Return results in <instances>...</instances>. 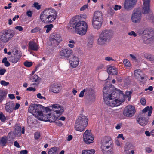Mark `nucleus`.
<instances>
[{
  "instance_id": "38",
  "label": "nucleus",
  "mask_w": 154,
  "mask_h": 154,
  "mask_svg": "<svg viewBox=\"0 0 154 154\" xmlns=\"http://www.w3.org/2000/svg\"><path fill=\"white\" fill-rule=\"evenodd\" d=\"M75 43V41L72 40H70L69 42L68 46L71 48H73L75 47L74 45Z\"/></svg>"
},
{
  "instance_id": "23",
  "label": "nucleus",
  "mask_w": 154,
  "mask_h": 154,
  "mask_svg": "<svg viewBox=\"0 0 154 154\" xmlns=\"http://www.w3.org/2000/svg\"><path fill=\"white\" fill-rule=\"evenodd\" d=\"M14 106V104L13 102H9L6 103L5 108L7 112L11 113L13 112Z\"/></svg>"
},
{
  "instance_id": "4",
  "label": "nucleus",
  "mask_w": 154,
  "mask_h": 154,
  "mask_svg": "<svg viewBox=\"0 0 154 154\" xmlns=\"http://www.w3.org/2000/svg\"><path fill=\"white\" fill-rule=\"evenodd\" d=\"M112 36V33L110 30L105 29L101 30L97 40V44L101 46L105 45L110 41Z\"/></svg>"
},
{
  "instance_id": "60",
  "label": "nucleus",
  "mask_w": 154,
  "mask_h": 154,
  "mask_svg": "<svg viewBox=\"0 0 154 154\" xmlns=\"http://www.w3.org/2000/svg\"><path fill=\"white\" fill-rule=\"evenodd\" d=\"M20 106V104L19 103H17L16 104L15 107H13L14 110H16L18 109Z\"/></svg>"
},
{
  "instance_id": "48",
  "label": "nucleus",
  "mask_w": 154,
  "mask_h": 154,
  "mask_svg": "<svg viewBox=\"0 0 154 154\" xmlns=\"http://www.w3.org/2000/svg\"><path fill=\"white\" fill-rule=\"evenodd\" d=\"M0 83L2 85L4 86H7L9 84L8 82H7L4 80L1 81Z\"/></svg>"
},
{
  "instance_id": "7",
  "label": "nucleus",
  "mask_w": 154,
  "mask_h": 154,
  "mask_svg": "<svg viewBox=\"0 0 154 154\" xmlns=\"http://www.w3.org/2000/svg\"><path fill=\"white\" fill-rule=\"evenodd\" d=\"M103 19L102 12L99 11H95L92 21L93 27L95 29H100L102 26Z\"/></svg>"
},
{
  "instance_id": "61",
  "label": "nucleus",
  "mask_w": 154,
  "mask_h": 154,
  "mask_svg": "<svg viewBox=\"0 0 154 154\" xmlns=\"http://www.w3.org/2000/svg\"><path fill=\"white\" fill-rule=\"evenodd\" d=\"M145 133L146 136H150L151 135H152V133L151 131L149 132V131H145Z\"/></svg>"
},
{
  "instance_id": "11",
  "label": "nucleus",
  "mask_w": 154,
  "mask_h": 154,
  "mask_svg": "<svg viewBox=\"0 0 154 154\" xmlns=\"http://www.w3.org/2000/svg\"><path fill=\"white\" fill-rule=\"evenodd\" d=\"M83 140L86 144H90L93 142L94 138L91 131L87 130L83 134Z\"/></svg>"
},
{
  "instance_id": "21",
  "label": "nucleus",
  "mask_w": 154,
  "mask_h": 154,
  "mask_svg": "<svg viewBox=\"0 0 154 154\" xmlns=\"http://www.w3.org/2000/svg\"><path fill=\"white\" fill-rule=\"evenodd\" d=\"M137 122L141 126H144L147 124L148 120L145 117H140L137 118Z\"/></svg>"
},
{
  "instance_id": "26",
  "label": "nucleus",
  "mask_w": 154,
  "mask_h": 154,
  "mask_svg": "<svg viewBox=\"0 0 154 154\" xmlns=\"http://www.w3.org/2000/svg\"><path fill=\"white\" fill-rule=\"evenodd\" d=\"M86 127L82 124L75 122V128L76 131L82 132L85 129Z\"/></svg>"
},
{
  "instance_id": "6",
  "label": "nucleus",
  "mask_w": 154,
  "mask_h": 154,
  "mask_svg": "<svg viewBox=\"0 0 154 154\" xmlns=\"http://www.w3.org/2000/svg\"><path fill=\"white\" fill-rule=\"evenodd\" d=\"M72 26L77 34L81 35L85 34L88 27L86 23L83 21H74Z\"/></svg>"
},
{
  "instance_id": "54",
  "label": "nucleus",
  "mask_w": 154,
  "mask_h": 154,
  "mask_svg": "<svg viewBox=\"0 0 154 154\" xmlns=\"http://www.w3.org/2000/svg\"><path fill=\"white\" fill-rule=\"evenodd\" d=\"M44 110H45L46 114H48V113H50V112L51 111V110L50 109L49 107H45V109L44 108Z\"/></svg>"
},
{
  "instance_id": "15",
  "label": "nucleus",
  "mask_w": 154,
  "mask_h": 154,
  "mask_svg": "<svg viewBox=\"0 0 154 154\" xmlns=\"http://www.w3.org/2000/svg\"><path fill=\"white\" fill-rule=\"evenodd\" d=\"M61 89V87L60 85L57 83H54L50 86L49 90L50 91L52 92L57 94L60 92Z\"/></svg>"
},
{
  "instance_id": "52",
  "label": "nucleus",
  "mask_w": 154,
  "mask_h": 154,
  "mask_svg": "<svg viewBox=\"0 0 154 154\" xmlns=\"http://www.w3.org/2000/svg\"><path fill=\"white\" fill-rule=\"evenodd\" d=\"M86 90L85 89H84L79 94V97H82L84 96V93L85 92Z\"/></svg>"
},
{
  "instance_id": "12",
  "label": "nucleus",
  "mask_w": 154,
  "mask_h": 154,
  "mask_svg": "<svg viewBox=\"0 0 154 154\" xmlns=\"http://www.w3.org/2000/svg\"><path fill=\"white\" fill-rule=\"evenodd\" d=\"M52 108L53 111L56 112L57 115H61L64 112V109L63 106L59 104H55L52 105L50 106Z\"/></svg>"
},
{
  "instance_id": "62",
  "label": "nucleus",
  "mask_w": 154,
  "mask_h": 154,
  "mask_svg": "<svg viewBox=\"0 0 154 154\" xmlns=\"http://www.w3.org/2000/svg\"><path fill=\"white\" fill-rule=\"evenodd\" d=\"M27 91H35L36 90V89L35 88H34L33 87H29L27 89Z\"/></svg>"
},
{
  "instance_id": "14",
  "label": "nucleus",
  "mask_w": 154,
  "mask_h": 154,
  "mask_svg": "<svg viewBox=\"0 0 154 154\" xmlns=\"http://www.w3.org/2000/svg\"><path fill=\"white\" fill-rule=\"evenodd\" d=\"M72 51L69 48H66L61 50L60 52V55L63 57L68 58L72 55Z\"/></svg>"
},
{
  "instance_id": "13",
  "label": "nucleus",
  "mask_w": 154,
  "mask_h": 154,
  "mask_svg": "<svg viewBox=\"0 0 154 154\" xmlns=\"http://www.w3.org/2000/svg\"><path fill=\"white\" fill-rule=\"evenodd\" d=\"M137 0H125L124 7L126 9H129L133 8L136 4Z\"/></svg>"
},
{
  "instance_id": "50",
  "label": "nucleus",
  "mask_w": 154,
  "mask_h": 154,
  "mask_svg": "<svg viewBox=\"0 0 154 154\" xmlns=\"http://www.w3.org/2000/svg\"><path fill=\"white\" fill-rule=\"evenodd\" d=\"M128 34L130 36H133L134 37H136L137 36L136 34L134 31H132L130 32H129Z\"/></svg>"
},
{
  "instance_id": "17",
  "label": "nucleus",
  "mask_w": 154,
  "mask_h": 154,
  "mask_svg": "<svg viewBox=\"0 0 154 154\" xmlns=\"http://www.w3.org/2000/svg\"><path fill=\"white\" fill-rule=\"evenodd\" d=\"M39 48L38 44L34 40L30 41L28 43L29 50L36 51Z\"/></svg>"
},
{
  "instance_id": "31",
  "label": "nucleus",
  "mask_w": 154,
  "mask_h": 154,
  "mask_svg": "<svg viewBox=\"0 0 154 154\" xmlns=\"http://www.w3.org/2000/svg\"><path fill=\"white\" fill-rule=\"evenodd\" d=\"M152 110V106H147L145 107L144 109L142 110L143 113H146L148 112V116H151Z\"/></svg>"
},
{
  "instance_id": "36",
  "label": "nucleus",
  "mask_w": 154,
  "mask_h": 154,
  "mask_svg": "<svg viewBox=\"0 0 154 154\" xmlns=\"http://www.w3.org/2000/svg\"><path fill=\"white\" fill-rule=\"evenodd\" d=\"M95 152V150L93 149L89 150H84L82 151V154H94Z\"/></svg>"
},
{
  "instance_id": "30",
  "label": "nucleus",
  "mask_w": 154,
  "mask_h": 154,
  "mask_svg": "<svg viewBox=\"0 0 154 154\" xmlns=\"http://www.w3.org/2000/svg\"><path fill=\"white\" fill-rule=\"evenodd\" d=\"M50 41L51 46L53 47L57 46L61 42L56 39L55 40L54 38H53L52 37L51 38V37L50 38Z\"/></svg>"
},
{
  "instance_id": "64",
  "label": "nucleus",
  "mask_w": 154,
  "mask_h": 154,
  "mask_svg": "<svg viewBox=\"0 0 154 154\" xmlns=\"http://www.w3.org/2000/svg\"><path fill=\"white\" fill-rule=\"evenodd\" d=\"M28 151L26 150H23L20 152V154H27L28 153Z\"/></svg>"
},
{
  "instance_id": "53",
  "label": "nucleus",
  "mask_w": 154,
  "mask_h": 154,
  "mask_svg": "<svg viewBox=\"0 0 154 154\" xmlns=\"http://www.w3.org/2000/svg\"><path fill=\"white\" fill-rule=\"evenodd\" d=\"M105 60L107 61H110L111 60L115 61V60L113 59L112 57L109 56L106 57L105 58Z\"/></svg>"
},
{
  "instance_id": "63",
  "label": "nucleus",
  "mask_w": 154,
  "mask_h": 154,
  "mask_svg": "<svg viewBox=\"0 0 154 154\" xmlns=\"http://www.w3.org/2000/svg\"><path fill=\"white\" fill-rule=\"evenodd\" d=\"M26 14L29 17H31L32 16V13L31 11L29 10L27 12Z\"/></svg>"
},
{
  "instance_id": "3",
  "label": "nucleus",
  "mask_w": 154,
  "mask_h": 154,
  "mask_svg": "<svg viewBox=\"0 0 154 154\" xmlns=\"http://www.w3.org/2000/svg\"><path fill=\"white\" fill-rule=\"evenodd\" d=\"M44 107L42 105L32 104L30 105L29 107L28 111L33 115L40 120H45V117H44L43 111Z\"/></svg>"
},
{
  "instance_id": "56",
  "label": "nucleus",
  "mask_w": 154,
  "mask_h": 154,
  "mask_svg": "<svg viewBox=\"0 0 154 154\" xmlns=\"http://www.w3.org/2000/svg\"><path fill=\"white\" fill-rule=\"evenodd\" d=\"M15 28L17 30H18L19 31H21L23 30V27L20 26H17Z\"/></svg>"
},
{
  "instance_id": "27",
  "label": "nucleus",
  "mask_w": 154,
  "mask_h": 154,
  "mask_svg": "<svg viewBox=\"0 0 154 154\" xmlns=\"http://www.w3.org/2000/svg\"><path fill=\"white\" fill-rule=\"evenodd\" d=\"M143 38L144 43L146 44H149L153 39V37H150V35L149 34L144 35Z\"/></svg>"
},
{
  "instance_id": "49",
  "label": "nucleus",
  "mask_w": 154,
  "mask_h": 154,
  "mask_svg": "<svg viewBox=\"0 0 154 154\" xmlns=\"http://www.w3.org/2000/svg\"><path fill=\"white\" fill-rule=\"evenodd\" d=\"M0 120L2 122L5 121L6 120L5 117L2 113L0 114Z\"/></svg>"
},
{
  "instance_id": "2",
  "label": "nucleus",
  "mask_w": 154,
  "mask_h": 154,
  "mask_svg": "<svg viewBox=\"0 0 154 154\" xmlns=\"http://www.w3.org/2000/svg\"><path fill=\"white\" fill-rule=\"evenodd\" d=\"M57 16V12L55 9L48 8L41 12L39 18L43 23H50L55 20Z\"/></svg>"
},
{
  "instance_id": "44",
  "label": "nucleus",
  "mask_w": 154,
  "mask_h": 154,
  "mask_svg": "<svg viewBox=\"0 0 154 154\" xmlns=\"http://www.w3.org/2000/svg\"><path fill=\"white\" fill-rule=\"evenodd\" d=\"M24 64L25 66L27 67H30L32 65V62H29L28 61L25 62Z\"/></svg>"
},
{
  "instance_id": "19",
  "label": "nucleus",
  "mask_w": 154,
  "mask_h": 154,
  "mask_svg": "<svg viewBox=\"0 0 154 154\" xmlns=\"http://www.w3.org/2000/svg\"><path fill=\"white\" fill-rule=\"evenodd\" d=\"M79 62V58L75 56H73L70 61V65L73 68L76 67Z\"/></svg>"
},
{
  "instance_id": "29",
  "label": "nucleus",
  "mask_w": 154,
  "mask_h": 154,
  "mask_svg": "<svg viewBox=\"0 0 154 154\" xmlns=\"http://www.w3.org/2000/svg\"><path fill=\"white\" fill-rule=\"evenodd\" d=\"M19 60V57L17 55L11 56L8 57V60L14 63H17Z\"/></svg>"
},
{
  "instance_id": "5",
  "label": "nucleus",
  "mask_w": 154,
  "mask_h": 154,
  "mask_svg": "<svg viewBox=\"0 0 154 154\" xmlns=\"http://www.w3.org/2000/svg\"><path fill=\"white\" fill-rule=\"evenodd\" d=\"M101 142V148L104 154H111L113 153L112 142L110 137H104L102 140Z\"/></svg>"
},
{
  "instance_id": "33",
  "label": "nucleus",
  "mask_w": 154,
  "mask_h": 154,
  "mask_svg": "<svg viewBox=\"0 0 154 154\" xmlns=\"http://www.w3.org/2000/svg\"><path fill=\"white\" fill-rule=\"evenodd\" d=\"M31 76L30 79V80L32 82H38L39 79V77L37 75H34L32 76L31 75L30 76Z\"/></svg>"
},
{
  "instance_id": "58",
  "label": "nucleus",
  "mask_w": 154,
  "mask_h": 154,
  "mask_svg": "<svg viewBox=\"0 0 154 154\" xmlns=\"http://www.w3.org/2000/svg\"><path fill=\"white\" fill-rule=\"evenodd\" d=\"M37 97L38 98H39L40 99H43L45 100V99H46L45 97L42 96H41V94L40 93H38V94H37Z\"/></svg>"
},
{
  "instance_id": "59",
  "label": "nucleus",
  "mask_w": 154,
  "mask_h": 154,
  "mask_svg": "<svg viewBox=\"0 0 154 154\" xmlns=\"http://www.w3.org/2000/svg\"><path fill=\"white\" fill-rule=\"evenodd\" d=\"M125 152L126 154H131V152L129 151L128 147H126L125 148Z\"/></svg>"
},
{
  "instance_id": "25",
  "label": "nucleus",
  "mask_w": 154,
  "mask_h": 154,
  "mask_svg": "<svg viewBox=\"0 0 154 154\" xmlns=\"http://www.w3.org/2000/svg\"><path fill=\"white\" fill-rule=\"evenodd\" d=\"M107 72L109 74L111 75H116L118 73L117 69L112 66L108 67L107 69Z\"/></svg>"
},
{
  "instance_id": "1",
  "label": "nucleus",
  "mask_w": 154,
  "mask_h": 154,
  "mask_svg": "<svg viewBox=\"0 0 154 154\" xmlns=\"http://www.w3.org/2000/svg\"><path fill=\"white\" fill-rule=\"evenodd\" d=\"M117 90L118 89L112 87L105 85L104 87L103 98L104 102L107 105L114 107L116 98L117 95Z\"/></svg>"
},
{
  "instance_id": "43",
  "label": "nucleus",
  "mask_w": 154,
  "mask_h": 154,
  "mask_svg": "<svg viewBox=\"0 0 154 154\" xmlns=\"http://www.w3.org/2000/svg\"><path fill=\"white\" fill-rule=\"evenodd\" d=\"M41 5L38 2L34 3L33 4L34 7L37 10H39L41 8Z\"/></svg>"
},
{
  "instance_id": "51",
  "label": "nucleus",
  "mask_w": 154,
  "mask_h": 154,
  "mask_svg": "<svg viewBox=\"0 0 154 154\" xmlns=\"http://www.w3.org/2000/svg\"><path fill=\"white\" fill-rule=\"evenodd\" d=\"M40 136V134L38 132H36L35 133V138L36 139L39 138Z\"/></svg>"
},
{
  "instance_id": "40",
  "label": "nucleus",
  "mask_w": 154,
  "mask_h": 154,
  "mask_svg": "<svg viewBox=\"0 0 154 154\" xmlns=\"http://www.w3.org/2000/svg\"><path fill=\"white\" fill-rule=\"evenodd\" d=\"M32 116V117L29 116L27 118V122L29 124H30L34 123L33 120L34 119V118Z\"/></svg>"
},
{
  "instance_id": "35",
  "label": "nucleus",
  "mask_w": 154,
  "mask_h": 154,
  "mask_svg": "<svg viewBox=\"0 0 154 154\" xmlns=\"http://www.w3.org/2000/svg\"><path fill=\"white\" fill-rule=\"evenodd\" d=\"M57 148L56 147H54L51 148L48 152V154H56Z\"/></svg>"
},
{
  "instance_id": "34",
  "label": "nucleus",
  "mask_w": 154,
  "mask_h": 154,
  "mask_svg": "<svg viewBox=\"0 0 154 154\" xmlns=\"http://www.w3.org/2000/svg\"><path fill=\"white\" fill-rule=\"evenodd\" d=\"M6 94L5 91L2 90H0V103L2 101Z\"/></svg>"
},
{
  "instance_id": "47",
  "label": "nucleus",
  "mask_w": 154,
  "mask_h": 154,
  "mask_svg": "<svg viewBox=\"0 0 154 154\" xmlns=\"http://www.w3.org/2000/svg\"><path fill=\"white\" fill-rule=\"evenodd\" d=\"M40 30V29L38 27H36L32 29L31 32L32 33H34L38 32Z\"/></svg>"
},
{
  "instance_id": "28",
  "label": "nucleus",
  "mask_w": 154,
  "mask_h": 154,
  "mask_svg": "<svg viewBox=\"0 0 154 154\" xmlns=\"http://www.w3.org/2000/svg\"><path fill=\"white\" fill-rule=\"evenodd\" d=\"M14 128V134L17 137H19L21 135V128L20 126L16 125L15 126Z\"/></svg>"
},
{
  "instance_id": "46",
  "label": "nucleus",
  "mask_w": 154,
  "mask_h": 154,
  "mask_svg": "<svg viewBox=\"0 0 154 154\" xmlns=\"http://www.w3.org/2000/svg\"><path fill=\"white\" fill-rule=\"evenodd\" d=\"M146 152L148 153H150L152 152V147H146L145 148Z\"/></svg>"
},
{
  "instance_id": "22",
  "label": "nucleus",
  "mask_w": 154,
  "mask_h": 154,
  "mask_svg": "<svg viewBox=\"0 0 154 154\" xmlns=\"http://www.w3.org/2000/svg\"><path fill=\"white\" fill-rule=\"evenodd\" d=\"M51 113H48V114H45L43 115V116L45 117V120H42L44 121H48L50 122H53L55 121L56 117L55 116H51Z\"/></svg>"
},
{
  "instance_id": "37",
  "label": "nucleus",
  "mask_w": 154,
  "mask_h": 154,
  "mask_svg": "<svg viewBox=\"0 0 154 154\" xmlns=\"http://www.w3.org/2000/svg\"><path fill=\"white\" fill-rule=\"evenodd\" d=\"M53 27V26L52 24H50L49 25H46L44 27V28H47L46 30V32L47 33H48L50 31H51L52 28Z\"/></svg>"
},
{
  "instance_id": "18",
  "label": "nucleus",
  "mask_w": 154,
  "mask_h": 154,
  "mask_svg": "<svg viewBox=\"0 0 154 154\" xmlns=\"http://www.w3.org/2000/svg\"><path fill=\"white\" fill-rule=\"evenodd\" d=\"M141 18V14L138 11L134 13L132 15L131 19L133 22L138 23L140 21Z\"/></svg>"
},
{
  "instance_id": "20",
  "label": "nucleus",
  "mask_w": 154,
  "mask_h": 154,
  "mask_svg": "<svg viewBox=\"0 0 154 154\" xmlns=\"http://www.w3.org/2000/svg\"><path fill=\"white\" fill-rule=\"evenodd\" d=\"M150 0H146L144 2V7L143 12L144 14L148 13L149 11V3Z\"/></svg>"
},
{
  "instance_id": "42",
  "label": "nucleus",
  "mask_w": 154,
  "mask_h": 154,
  "mask_svg": "<svg viewBox=\"0 0 154 154\" xmlns=\"http://www.w3.org/2000/svg\"><path fill=\"white\" fill-rule=\"evenodd\" d=\"M88 93L89 94V95L91 97H94L95 96V92L92 89H90L89 90Z\"/></svg>"
},
{
  "instance_id": "16",
  "label": "nucleus",
  "mask_w": 154,
  "mask_h": 154,
  "mask_svg": "<svg viewBox=\"0 0 154 154\" xmlns=\"http://www.w3.org/2000/svg\"><path fill=\"white\" fill-rule=\"evenodd\" d=\"M88 122V119L86 116L81 115L79 116L76 120L75 122L82 124L85 126H87Z\"/></svg>"
},
{
  "instance_id": "45",
  "label": "nucleus",
  "mask_w": 154,
  "mask_h": 154,
  "mask_svg": "<svg viewBox=\"0 0 154 154\" xmlns=\"http://www.w3.org/2000/svg\"><path fill=\"white\" fill-rule=\"evenodd\" d=\"M140 102L143 105H145L146 103V100L143 97L140 99Z\"/></svg>"
},
{
  "instance_id": "57",
  "label": "nucleus",
  "mask_w": 154,
  "mask_h": 154,
  "mask_svg": "<svg viewBox=\"0 0 154 154\" xmlns=\"http://www.w3.org/2000/svg\"><path fill=\"white\" fill-rule=\"evenodd\" d=\"M6 69H0V75H4L6 72Z\"/></svg>"
},
{
  "instance_id": "24",
  "label": "nucleus",
  "mask_w": 154,
  "mask_h": 154,
  "mask_svg": "<svg viewBox=\"0 0 154 154\" xmlns=\"http://www.w3.org/2000/svg\"><path fill=\"white\" fill-rule=\"evenodd\" d=\"M142 72L140 69H137L134 70V75L135 78L137 79H140L143 80L144 77L142 75Z\"/></svg>"
},
{
  "instance_id": "55",
  "label": "nucleus",
  "mask_w": 154,
  "mask_h": 154,
  "mask_svg": "<svg viewBox=\"0 0 154 154\" xmlns=\"http://www.w3.org/2000/svg\"><path fill=\"white\" fill-rule=\"evenodd\" d=\"M121 8V6L120 5H115L114 8V9L115 10H120Z\"/></svg>"
},
{
  "instance_id": "32",
  "label": "nucleus",
  "mask_w": 154,
  "mask_h": 154,
  "mask_svg": "<svg viewBox=\"0 0 154 154\" xmlns=\"http://www.w3.org/2000/svg\"><path fill=\"white\" fill-rule=\"evenodd\" d=\"M52 38H54V39H56V40H57L59 41H62V39L60 35L59 34H51L50 36Z\"/></svg>"
},
{
  "instance_id": "10",
  "label": "nucleus",
  "mask_w": 154,
  "mask_h": 154,
  "mask_svg": "<svg viewBox=\"0 0 154 154\" xmlns=\"http://www.w3.org/2000/svg\"><path fill=\"white\" fill-rule=\"evenodd\" d=\"M15 35V32L12 30H7L0 37L1 41L6 43L9 40Z\"/></svg>"
},
{
  "instance_id": "41",
  "label": "nucleus",
  "mask_w": 154,
  "mask_h": 154,
  "mask_svg": "<svg viewBox=\"0 0 154 154\" xmlns=\"http://www.w3.org/2000/svg\"><path fill=\"white\" fill-rule=\"evenodd\" d=\"M123 63L125 66L126 67H129L131 66V64L129 61L127 59H125Z\"/></svg>"
},
{
  "instance_id": "8",
  "label": "nucleus",
  "mask_w": 154,
  "mask_h": 154,
  "mask_svg": "<svg viewBox=\"0 0 154 154\" xmlns=\"http://www.w3.org/2000/svg\"><path fill=\"white\" fill-rule=\"evenodd\" d=\"M117 96L116 98V102L115 103L114 107H117L120 105L123 102L125 99L128 98V101H129L130 99L131 93L129 91H127L125 94H123L122 91L118 89L117 90Z\"/></svg>"
},
{
  "instance_id": "9",
  "label": "nucleus",
  "mask_w": 154,
  "mask_h": 154,
  "mask_svg": "<svg viewBox=\"0 0 154 154\" xmlns=\"http://www.w3.org/2000/svg\"><path fill=\"white\" fill-rule=\"evenodd\" d=\"M135 112V107L132 105H129L124 108L123 114L124 116L130 118L134 115Z\"/></svg>"
},
{
  "instance_id": "39",
  "label": "nucleus",
  "mask_w": 154,
  "mask_h": 154,
  "mask_svg": "<svg viewBox=\"0 0 154 154\" xmlns=\"http://www.w3.org/2000/svg\"><path fill=\"white\" fill-rule=\"evenodd\" d=\"M7 138L6 137H3L0 140V144L2 146L5 145L7 143Z\"/></svg>"
}]
</instances>
